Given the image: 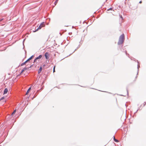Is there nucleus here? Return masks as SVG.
I'll list each match as a JSON object with an SVG mask.
<instances>
[{"instance_id":"nucleus-1","label":"nucleus","mask_w":146,"mask_h":146,"mask_svg":"<svg viewBox=\"0 0 146 146\" xmlns=\"http://www.w3.org/2000/svg\"><path fill=\"white\" fill-rule=\"evenodd\" d=\"M124 40V36L123 34L121 35L120 37L119 41L118 42V44H122Z\"/></svg>"},{"instance_id":"nucleus-2","label":"nucleus","mask_w":146,"mask_h":146,"mask_svg":"<svg viewBox=\"0 0 146 146\" xmlns=\"http://www.w3.org/2000/svg\"><path fill=\"white\" fill-rule=\"evenodd\" d=\"M45 25L44 22H42V23L40 25L39 27H38V29L35 31L34 32H36L38 30L40 29L42 27H44L45 26Z\"/></svg>"},{"instance_id":"nucleus-3","label":"nucleus","mask_w":146,"mask_h":146,"mask_svg":"<svg viewBox=\"0 0 146 146\" xmlns=\"http://www.w3.org/2000/svg\"><path fill=\"white\" fill-rule=\"evenodd\" d=\"M44 56L46 59H48L49 58L50 55L48 52H46L44 54Z\"/></svg>"},{"instance_id":"nucleus-4","label":"nucleus","mask_w":146,"mask_h":146,"mask_svg":"<svg viewBox=\"0 0 146 146\" xmlns=\"http://www.w3.org/2000/svg\"><path fill=\"white\" fill-rule=\"evenodd\" d=\"M42 56L41 55H40L38 56L36 58L34 62H36L37 60L40 59L42 57Z\"/></svg>"},{"instance_id":"nucleus-5","label":"nucleus","mask_w":146,"mask_h":146,"mask_svg":"<svg viewBox=\"0 0 146 146\" xmlns=\"http://www.w3.org/2000/svg\"><path fill=\"white\" fill-rule=\"evenodd\" d=\"M29 68H27L26 67H25L24 68H23V69L22 70L21 73V74L24 71L27 70Z\"/></svg>"},{"instance_id":"nucleus-6","label":"nucleus","mask_w":146,"mask_h":146,"mask_svg":"<svg viewBox=\"0 0 146 146\" xmlns=\"http://www.w3.org/2000/svg\"><path fill=\"white\" fill-rule=\"evenodd\" d=\"M7 92H8L7 89V88H5L4 90V91L3 94H6L7 93Z\"/></svg>"},{"instance_id":"nucleus-7","label":"nucleus","mask_w":146,"mask_h":146,"mask_svg":"<svg viewBox=\"0 0 146 146\" xmlns=\"http://www.w3.org/2000/svg\"><path fill=\"white\" fill-rule=\"evenodd\" d=\"M31 87L29 88L28 89V90L27 91V92L26 93V95H27L28 94V93H29V92L30 90H31Z\"/></svg>"},{"instance_id":"nucleus-8","label":"nucleus","mask_w":146,"mask_h":146,"mask_svg":"<svg viewBox=\"0 0 146 146\" xmlns=\"http://www.w3.org/2000/svg\"><path fill=\"white\" fill-rule=\"evenodd\" d=\"M42 67H40L39 69V70H38V73H40L41 71H42Z\"/></svg>"},{"instance_id":"nucleus-9","label":"nucleus","mask_w":146,"mask_h":146,"mask_svg":"<svg viewBox=\"0 0 146 146\" xmlns=\"http://www.w3.org/2000/svg\"><path fill=\"white\" fill-rule=\"evenodd\" d=\"M26 63H27V62H26L25 61V62H23V63H21V66H23V65H25V64H26Z\"/></svg>"},{"instance_id":"nucleus-10","label":"nucleus","mask_w":146,"mask_h":146,"mask_svg":"<svg viewBox=\"0 0 146 146\" xmlns=\"http://www.w3.org/2000/svg\"><path fill=\"white\" fill-rule=\"evenodd\" d=\"M113 139H114V140L115 141L117 142H119V141L118 140L116 139L115 138V137H114Z\"/></svg>"},{"instance_id":"nucleus-11","label":"nucleus","mask_w":146,"mask_h":146,"mask_svg":"<svg viewBox=\"0 0 146 146\" xmlns=\"http://www.w3.org/2000/svg\"><path fill=\"white\" fill-rule=\"evenodd\" d=\"M16 110H15L13 111V112L12 113V115H13L16 112Z\"/></svg>"},{"instance_id":"nucleus-12","label":"nucleus","mask_w":146,"mask_h":146,"mask_svg":"<svg viewBox=\"0 0 146 146\" xmlns=\"http://www.w3.org/2000/svg\"><path fill=\"white\" fill-rule=\"evenodd\" d=\"M58 0H56V1L55 2V5H56V3H57Z\"/></svg>"},{"instance_id":"nucleus-13","label":"nucleus","mask_w":146,"mask_h":146,"mask_svg":"<svg viewBox=\"0 0 146 146\" xmlns=\"http://www.w3.org/2000/svg\"><path fill=\"white\" fill-rule=\"evenodd\" d=\"M30 60H31V59L30 58H29L28 59H27L26 61L27 62Z\"/></svg>"},{"instance_id":"nucleus-14","label":"nucleus","mask_w":146,"mask_h":146,"mask_svg":"<svg viewBox=\"0 0 146 146\" xmlns=\"http://www.w3.org/2000/svg\"><path fill=\"white\" fill-rule=\"evenodd\" d=\"M30 60H31V59L30 58H29L28 59H27L26 61L27 62Z\"/></svg>"},{"instance_id":"nucleus-15","label":"nucleus","mask_w":146,"mask_h":146,"mask_svg":"<svg viewBox=\"0 0 146 146\" xmlns=\"http://www.w3.org/2000/svg\"><path fill=\"white\" fill-rule=\"evenodd\" d=\"M55 66H54L53 68V72H55Z\"/></svg>"},{"instance_id":"nucleus-16","label":"nucleus","mask_w":146,"mask_h":146,"mask_svg":"<svg viewBox=\"0 0 146 146\" xmlns=\"http://www.w3.org/2000/svg\"><path fill=\"white\" fill-rule=\"evenodd\" d=\"M34 57V56L33 55V56H31L30 58L31 59V60L33 58V57Z\"/></svg>"},{"instance_id":"nucleus-17","label":"nucleus","mask_w":146,"mask_h":146,"mask_svg":"<svg viewBox=\"0 0 146 146\" xmlns=\"http://www.w3.org/2000/svg\"><path fill=\"white\" fill-rule=\"evenodd\" d=\"M112 10V8H110V9H108L107 11H109V10Z\"/></svg>"},{"instance_id":"nucleus-18","label":"nucleus","mask_w":146,"mask_h":146,"mask_svg":"<svg viewBox=\"0 0 146 146\" xmlns=\"http://www.w3.org/2000/svg\"><path fill=\"white\" fill-rule=\"evenodd\" d=\"M139 3H142V1H140Z\"/></svg>"},{"instance_id":"nucleus-19","label":"nucleus","mask_w":146,"mask_h":146,"mask_svg":"<svg viewBox=\"0 0 146 146\" xmlns=\"http://www.w3.org/2000/svg\"><path fill=\"white\" fill-rule=\"evenodd\" d=\"M121 17L122 19H123V18H122V16H121Z\"/></svg>"},{"instance_id":"nucleus-20","label":"nucleus","mask_w":146,"mask_h":146,"mask_svg":"<svg viewBox=\"0 0 146 146\" xmlns=\"http://www.w3.org/2000/svg\"><path fill=\"white\" fill-rule=\"evenodd\" d=\"M3 98H1V99H3Z\"/></svg>"},{"instance_id":"nucleus-21","label":"nucleus","mask_w":146,"mask_h":146,"mask_svg":"<svg viewBox=\"0 0 146 146\" xmlns=\"http://www.w3.org/2000/svg\"><path fill=\"white\" fill-rule=\"evenodd\" d=\"M43 66H45V65H43Z\"/></svg>"},{"instance_id":"nucleus-22","label":"nucleus","mask_w":146,"mask_h":146,"mask_svg":"<svg viewBox=\"0 0 146 146\" xmlns=\"http://www.w3.org/2000/svg\"><path fill=\"white\" fill-rule=\"evenodd\" d=\"M145 103V104H146V103Z\"/></svg>"}]
</instances>
